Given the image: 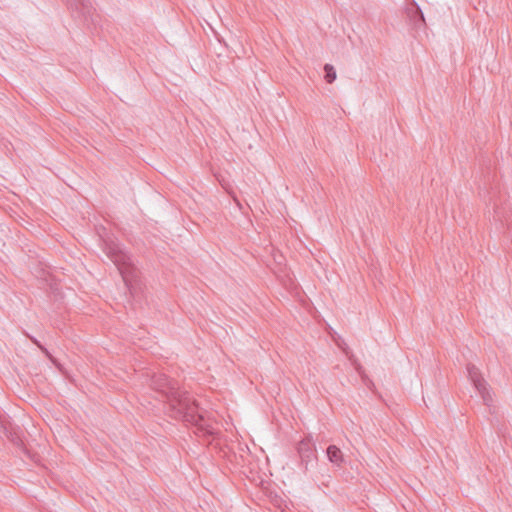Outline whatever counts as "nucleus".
<instances>
[{
    "mask_svg": "<svg viewBox=\"0 0 512 512\" xmlns=\"http://www.w3.org/2000/svg\"><path fill=\"white\" fill-rule=\"evenodd\" d=\"M162 413L195 428V434L215 437L219 424L187 391L179 387L178 381L165 377L162 373Z\"/></svg>",
    "mask_w": 512,
    "mask_h": 512,
    "instance_id": "nucleus-1",
    "label": "nucleus"
},
{
    "mask_svg": "<svg viewBox=\"0 0 512 512\" xmlns=\"http://www.w3.org/2000/svg\"><path fill=\"white\" fill-rule=\"evenodd\" d=\"M106 254L118 268L128 289L132 292L135 287L137 270L131 257L120 247L118 243H106Z\"/></svg>",
    "mask_w": 512,
    "mask_h": 512,
    "instance_id": "nucleus-2",
    "label": "nucleus"
},
{
    "mask_svg": "<svg viewBox=\"0 0 512 512\" xmlns=\"http://www.w3.org/2000/svg\"><path fill=\"white\" fill-rule=\"evenodd\" d=\"M467 372L469 379L471 380L475 389L482 397L484 404L490 406L493 402V397L488 387V384L482 377L479 369L474 364H468Z\"/></svg>",
    "mask_w": 512,
    "mask_h": 512,
    "instance_id": "nucleus-3",
    "label": "nucleus"
},
{
    "mask_svg": "<svg viewBox=\"0 0 512 512\" xmlns=\"http://www.w3.org/2000/svg\"><path fill=\"white\" fill-rule=\"evenodd\" d=\"M297 452L300 457V465L304 471L308 470L309 464L316 459L315 447L310 438H305L298 443Z\"/></svg>",
    "mask_w": 512,
    "mask_h": 512,
    "instance_id": "nucleus-4",
    "label": "nucleus"
},
{
    "mask_svg": "<svg viewBox=\"0 0 512 512\" xmlns=\"http://www.w3.org/2000/svg\"><path fill=\"white\" fill-rule=\"evenodd\" d=\"M406 12L410 20L419 26V23H424V15L421 8L417 5V2H409L406 7Z\"/></svg>",
    "mask_w": 512,
    "mask_h": 512,
    "instance_id": "nucleus-5",
    "label": "nucleus"
},
{
    "mask_svg": "<svg viewBox=\"0 0 512 512\" xmlns=\"http://www.w3.org/2000/svg\"><path fill=\"white\" fill-rule=\"evenodd\" d=\"M327 456L330 462L340 466L343 462V453L342 451L335 445H330L327 448Z\"/></svg>",
    "mask_w": 512,
    "mask_h": 512,
    "instance_id": "nucleus-6",
    "label": "nucleus"
},
{
    "mask_svg": "<svg viewBox=\"0 0 512 512\" xmlns=\"http://www.w3.org/2000/svg\"><path fill=\"white\" fill-rule=\"evenodd\" d=\"M324 72H325V80L327 83H332L335 81L337 75L336 70L333 65L331 64H325L324 65Z\"/></svg>",
    "mask_w": 512,
    "mask_h": 512,
    "instance_id": "nucleus-7",
    "label": "nucleus"
},
{
    "mask_svg": "<svg viewBox=\"0 0 512 512\" xmlns=\"http://www.w3.org/2000/svg\"><path fill=\"white\" fill-rule=\"evenodd\" d=\"M30 339L32 340L33 343H35L47 356L50 357L49 355V352L47 351L46 348H44L35 338L33 337H30Z\"/></svg>",
    "mask_w": 512,
    "mask_h": 512,
    "instance_id": "nucleus-8",
    "label": "nucleus"
},
{
    "mask_svg": "<svg viewBox=\"0 0 512 512\" xmlns=\"http://www.w3.org/2000/svg\"><path fill=\"white\" fill-rule=\"evenodd\" d=\"M338 345L342 348V350L344 351V353H345L347 356H349L348 347H342L340 344H338Z\"/></svg>",
    "mask_w": 512,
    "mask_h": 512,
    "instance_id": "nucleus-9",
    "label": "nucleus"
}]
</instances>
